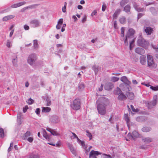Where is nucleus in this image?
Masks as SVG:
<instances>
[{
  "instance_id": "1",
  "label": "nucleus",
  "mask_w": 158,
  "mask_h": 158,
  "mask_svg": "<svg viewBox=\"0 0 158 158\" xmlns=\"http://www.w3.org/2000/svg\"><path fill=\"white\" fill-rule=\"evenodd\" d=\"M137 44L139 46L147 48L149 45V43L142 37L139 36L138 38Z\"/></svg>"
},
{
  "instance_id": "2",
  "label": "nucleus",
  "mask_w": 158,
  "mask_h": 158,
  "mask_svg": "<svg viewBox=\"0 0 158 158\" xmlns=\"http://www.w3.org/2000/svg\"><path fill=\"white\" fill-rule=\"evenodd\" d=\"M81 100L79 99L74 100L73 103L70 105L71 107L74 110H77L81 107Z\"/></svg>"
},
{
  "instance_id": "3",
  "label": "nucleus",
  "mask_w": 158,
  "mask_h": 158,
  "mask_svg": "<svg viewBox=\"0 0 158 158\" xmlns=\"http://www.w3.org/2000/svg\"><path fill=\"white\" fill-rule=\"evenodd\" d=\"M97 104H101L102 105H104L106 106L109 104L108 99L104 97H101L99 98L96 102Z\"/></svg>"
},
{
  "instance_id": "4",
  "label": "nucleus",
  "mask_w": 158,
  "mask_h": 158,
  "mask_svg": "<svg viewBox=\"0 0 158 158\" xmlns=\"http://www.w3.org/2000/svg\"><path fill=\"white\" fill-rule=\"evenodd\" d=\"M37 60V57L36 54L35 53H32L29 55L27 59V62L30 65H32Z\"/></svg>"
},
{
  "instance_id": "5",
  "label": "nucleus",
  "mask_w": 158,
  "mask_h": 158,
  "mask_svg": "<svg viewBox=\"0 0 158 158\" xmlns=\"http://www.w3.org/2000/svg\"><path fill=\"white\" fill-rule=\"evenodd\" d=\"M97 104V109L98 113L102 115L105 114L106 113V106L101 104Z\"/></svg>"
},
{
  "instance_id": "6",
  "label": "nucleus",
  "mask_w": 158,
  "mask_h": 158,
  "mask_svg": "<svg viewBox=\"0 0 158 158\" xmlns=\"http://www.w3.org/2000/svg\"><path fill=\"white\" fill-rule=\"evenodd\" d=\"M157 95H155L153 97V100L148 102L147 104V106L148 108L151 109L155 106L157 104Z\"/></svg>"
},
{
  "instance_id": "7",
  "label": "nucleus",
  "mask_w": 158,
  "mask_h": 158,
  "mask_svg": "<svg viewBox=\"0 0 158 158\" xmlns=\"http://www.w3.org/2000/svg\"><path fill=\"white\" fill-rule=\"evenodd\" d=\"M148 60V65L149 67H155L156 64L153 60L152 56L149 55L147 56Z\"/></svg>"
},
{
  "instance_id": "8",
  "label": "nucleus",
  "mask_w": 158,
  "mask_h": 158,
  "mask_svg": "<svg viewBox=\"0 0 158 158\" xmlns=\"http://www.w3.org/2000/svg\"><path fill=\"white\" fill-rule=\"evenodd\" d=\"M121 81L124 83V85L127 88V90L129 91V87L131 83L127 79V77L125 76H123L121 78Z\"/></svg>"
},
{
  "instance_id": "9",
  "label": "nucleus",
  "mask_w": 158,
  "mask_h": 158,
  "mask_svg": "<svg viewBox=\"0 0 158 158\" xmlns=\"http://www.w3.org/2000/svg\"><path fill=\"white\" fill-rule=\"evenodd\" d=\"M31 26L33 27H36L40 25V23L37 19H34L31 20L30 22Z\"/></svg>"
},
{
  "instance_id": "10",
  "label": "nucleus",
  "mask_w": 158,
  "mask_h": 158,
  "mask_svg": "<svg viewBox=\"0 0 158 158\" xmlns=\"http://www.w3.org/2000/svg\"><path fill=\"white\" fill-rule=\"evenodd\" d=\"M133 7L135 10L138 12H143L145 10V9H144L143 8H141L135 2H132Z\"/></svg>"
},
{
  "instance_id": "11",
  "label": "nucleus",
  "mask_w": 158,
  "mask_h": 158,
  "mask_svg": "<svg viewBox=\"0 0 158 158\" xmlns=\"http://www.w3.org/2000/svg\"><path fill=\"white\" fill-rule=\"evenodd\" d=\"M135 32V31L133 29H129L126 35V37L128 38H133Z\"/></svg>"
},
{
  "instance_id": "12",
  "label": "nucleus",
  "mask_w": 158,
  "mask_h": 158,
  "mask_svg": "<svg viewBox=\"0 0 158 158\" xmlns=\"http://www.w3.org/2000/svg\"><path fill=\"white\" fill-rule=\"evenodd\" d=\"M101 154V153L98 151L92 150L89 153V158H97L96 155L98 156Z\"/></svg>"
},
{
  "instance_id": "13",
  "label": "nucleus",
  "mask_w": 158,
  "mask_h": 158,
  "mask_svg": "<svg viewBox=\"0 0 158 158\" xmlns=\"http://www.w3.org/2000/svg\"><path fill=\"white\" fill-rule=\"evenodd\" d=\"M114 87V85L112 83L109 82L106 83L104 86L106 90H109L112 89Z\"/></svg>"
},
{
  "instance_id": "14",
  "label": "nucleus",
  "mask_w": 158,
  "mask_h": 158,
  "mask_svg": "<svg viewBox=\"0 0 158 158\" xmlns=\"http://www.w3.org/2000/svg\"><path fill=\"white\" fill-rule=\"evenodd\" d=\"M135 52L139 55H143L145 53V51L143 48H137L135 49Z\"/></svg>"
},
{
  "instance_id": "15",
  "label": "nucleus",
  "mask_w": 158,
  "mask_h": 158,
  "mask_svg": "<svg viewBox=\"0 0 158 158\" xmlns=\"http://www.w3.org/2000/svg\"><path fill=\"white\" fill-rule=\"evenodd\" d=\"M50 121L52 123H57L59 122L58 117L56 115L52 116L50 118Z\"/></svg>"
},
{
  "instance_id": "16",
  "label": "nucleus",
  "mask_w": 158,
  "mask_h": 158,
  "mask_svg": "<svg viewBox=\"0 0 158 158\" xmlns=\"http://www.w3.org/2000/svg\"><path fill=\"white\" fill-rule=\"evenodd\" d=\"M140 63L142 65H145L146 63V59L145 56L143 55L140 56L139 58Z\"/></svg>"
},
{
  "instance_id": "17",
  "label": "nucleus",
  "mask_w": 158,
  "mask_h": 158,
  "mask_svg": "<svg viewBox=\"0 0 158 158\" xmlns=\"http://www.w3.org/2000/svg\"><path fill=\"white\" fill-rule=\"evenodd\" d=\"M26 3V2H20L18 3L12 5L11 6V7L12 8H16L21 6H22L23 5L25 4Z\"/></svg>"
},
{
  "instance_id": "18",
  "label": "nucleus",
  "mask_w": 158,
  "mask_h": 158,
  "mask_svg": "<svg viewBox=\"0 0 158 158\" xmlns=\"http://www.w3.org/2000/svg\"><path fill=\"white\" fill-rule=\"evenodd\" d=\"M126 95L128 98L130 100H133L134 98V95L131 92H127L126 93Z\"/></svg>"
},
{
  "instance_id": "19",
  "label": "nucleus",
  "mask_w": 158,
  "mask_h": 158,
  "mask_svg": "<svg viewBox=\"0 0 158 158\" xmlns=\"http://www.w3.org/2000/svg\"><path fill=\"white\" fill-rule=\"evenodd\" d=\"M92 69L94 71L95 75H96L97 74L99 70L101 69V67L94 65L93 66Z\"/></svg>"
},
{
  "instance_id": "20",
  "label": "nucleus",
  "mask_w": 158,
  "mask_h": 158,
  "mask_svg": "<svg viewBox=\"0 0 158 158\" xmlns=\"http://www.w3.org/2000/svg\"><path fill=\"white\" fill-rule=\"evenodd\" d=\"M127 98L126 96L122 93L119 95L118 97V99L120 101L126 100Z\"/></svg>"
},
{
  "instance_id": "21",
  "label": "nucleus",
  "mask_w": 158,
  "mask_h": 158,
  "mask_svg": "<svg viewBox=\"0 0 158 158\" xmlns=\"http://www.w3.org/2000/svg\"><path fill=\"white\" fill-rule=\"evenodd\" d=\"M145 31L147 33V35H150L153 31V29L151 27H146L145 29Z\"/></svg>"
},
{
  "instance_id": "22",
  "label": "nucleus",
  "mask_w": 158,
  "mask_h": 158,
  "mask_svg": "<svg viewBox=\"0 0 158 158\" xmlns=\"http://www.w3.org/2000/svg\"><path fill=\"white\" fill-rule=\"evenodd\" d=\"M142 140L146 143H149L152 141V139L150 137H147L142 139Z\"/></svg>"
},
{
  "instance_id": "23",
  "label": "nucleus",
  "mask_w": 158,
  "mask_h": 158,
  "mask_svg": "<svg viewBox=\"0 0 158 158\" xmlns=\"http://www.w3.org/2000/svg\"><path fill=\"white\" fill-rule=\"evenodd\" d=\"M121 12L120 9H118L116 10L113 15V18L114 19H116L118 16L119 15Z\"/></svg>"
},
{
  "instance_id": "24",
  "label": "nucleus",
  "mask_w": 158,
  "mask_h": 158,
  "mask_svg": "<svg viewBox=\"0 0 158 158\" xmlns=\"http://www.w3.org/2000/svg\"><path fill=\"white\" fill-rule=\"evenodd\" d=\"M67 146L68 147L70 150L71 152L73 154L76 153V151L73 148V145L70 144V143H68L67 144Z\"/></svg>"
},
{
  "instance_id": "25",
  "label": "nucleus",
  "mask_w": 158,
  "mask_h": 158,
  "mask_svg": "<svg viewBox=\"0 0 158 158\" xmlns=\"http://www.w3.org/2000/svg\"><path fill=\"white\" fill-rule=\"evenodd\" d=\"M14 16L13 15H10L4 17L2 19L3 21H7L8 20L12 19L14 17Z\"/></svg>"
},
{
  "instance_id": "26",
  "label": "nucleus",
  "mask_w": 158,
  "mask_h": 158,
  "mask_svg": "<svg viewBox=\"0 0 158 158\" xmlns=\"http://www.w3.org/2000/svg\"><path fill=\"white\" fill-rule=\"evenodd\" d=\"M131 9V6L129 4L127 5L124 7L123 10L126 13L130 12Z\"/></svg>"
},
{
  "instance_id": "27",
  "label": "nucleus",
  "mask_w": 158,
  "mask_h": 158,
  "mask_svg": "<svg viewBox=\"0 0 158 158\" xmlns=\"http://www.w3.org/2000/svg\"><path fill=\"white\" fill-rule=\"evenodd\" d=\"M51 109L48 107H44L42 108V112L47 113L50 112Z\"/></svg>"
},
{
  "instance_id": "28",
  "label": "nucleus",
  "mask_w": 158,
  "mask_h": 158,
  "mask_svg": "<svg viewBox=\"0 0 158 158\" xmlns=\"http://www.w3.org/2000/svg\"><path fill=\"white\" fill-rule=\"evenodd\" d=\"M120 23L122 24H124L126 23V19L124 16L120 18L119 19Z\"/></svg>"
},
{
  "instance_id": "29",
  "label": "nucleus",
  "mask_w": 158,
  "mask_h": 158,
  "mask_svg": "<svg viewBox=\"0 0 158 158\" xmlns=\"http://www.w3.org/2000/svg\"><path fill=\"white\" fill-rule=\"evenodd\" d=\"M151 130V128L149 127H145L142 129V130L143 132H147Z\"/></svg>"
},
{
  "instance_id": "30",
  "label": "nucleus",
  "mask_w": 158,
  "mask_h": 158,
  "mask_svg": "<svg viewBox=\"0 0 158 158\" xmlns=\"http://www.w3.org/2000/svg\"><path fill=\"white\" fill-rule=\"evenodd\" d=\"M122 93V91L120 89L118 88L117 87L116 89L114 90V94L115 95H119Z\"/></svg>"
},
{
  "instance_id": "31",
  "label": "nucleus",
  "mask_w": 158,
  "mask_h": 158,
  "mask_svg": "<svg viewBox=\"0 0 158 158\" xmlns=\"http://www.w3.org/2000/svg\"><path fill=\"white\" fill-rule=\"evenodd\" d=\"M43 134L44 137L46 139H49V136L47 135V133L45 130H44Z\"/></svg>"
},
{
  "instance_id": "32",
  "label": "nucleus",
  "mask_w": 158,
  "mask_h": 158,
  "mask_svg": "<svg viewBox=\"0 0 158 158\" xmlns=\"http://www.w3.org/2000/svg\"><path fill=\"white\" fill-rule=\"evenodd\" d=\"M128 2L129 0H122L120 2V5L121 6L123 7Z\"/></svg>"
},
{
  "instance_id": "33",
  "label": "nucleus",
  "mask_w": 158,
  "mask_h": 158,
  "mask_svg": "<svg viewBox=\"0 0 158 158\" xmlns=\"http://www.w3.org/2000/svg\"><path fill=\"white\" fill-rule=\"evenodd\" d=\"M40 5V4H35L32 5H31L28 6V7L29 9H35L37 8V7Z\"/></svg>"
},
{
  "instance_id": "34",
  "label": "nucleus",
  "mask_w": 158,
  "mask_h": 158,
  "mask_svg": "<svg viewBox=\"0 0 158 158\" xmlns=\"http://www.w3.org/2000/svg\"><path fill=\"white\" fill-rule=\"evenodd\" d=\"M84 85L83 83H81L79 84L78 89L80 91L83 90L84 88Z\"/></svg>"
},
{
  "instance_id": "35",
  "label": "nucleus",
  "mask_w": 158,
  "mask_h": 158,
  "mask_svg": "<svg viewBox=\"0 0 158 158\" xmlns=\"http://www.w3.org/2000/svg\"><path fill=\"white\" fill-rule=\"evenodd\" d=\"M132 134L133 136L135 139L139 137V134L136 131H133Z\"/></svg>"
},
{
  "instance_id": "36",
  "label": "nucleus",
  "mask_w": 158,
  "mask_h": 158,
  "mask_svg": "<svg viewBox=\"0 0 158 158\" xmlns=\"http://www.w3.org/2000/svg\"><path fill=\"white\" fill-rule=\"evenodd\" d=\"M4 131L2 128H0V137L1 138H3L4 137Z\"/></svg>"
},
{
  "instance_id": "37",
  "label": "nucleus",
  "mask_w": 158,
  "mask_h": 158,
  "mask_svg": "<svg viewBox=\"0 0 158 158\" xmlns=\"http://www.w3.org/2000/svg\"><path fill=\"white\" fill-rule=\"evenodd\" d=\"M13 65L15 66H17V57H16L15 58H14L13 59L12 61Z\"/></svg>"
},
{
  "instance_id": "38",
  "label": "nucleus",
  "mask_w": 158,
  "mask_h": 158,
  "mask_svg": "<svg viewBox=\"0 0 158 158\" xmlns=\"http://www.w3.org/2000/svg\"><path fill=\"white\" fill-rule=\"evenodd\" d=\"M46 101L47 102L46 106H49L51 105V102L50 99L48 97L46 98Z\"/></svg>"
},
{
  "instance_id": "39",
  "label": "nucleus",
  "mask_w": 158,
  "mask_h": 158,
  "mask_svg": "<svg viewBox=\"0 0 158 158\" xmlns=\"http://www.w3.org/2000/svg\"><path fill=\"white\" fill-rule=\"evenodd\" d=\"M34 47L35 48H38V44L37 40H34Z\"/></svg>"
},
{
  "instance_id": "40",
  "label": "nucleus",
  "mask_w": 158,
  "mask_h": 158,
  "mask_svg": "<svg viewBox=\"0 0 158 158\" xmlns=\"http://www.w3.org/2000/svg\"><path fill=\"white\" fill-rule=\"evenodd\" d=\"M119 80V78L115 77H112L111 78V81L113 82L117 81Z\"/></svg>"
},
{
  "instance_id": "41",
  "label": "nucleus",
  "mask_w": 158,
  "mask_h": 158,
  "mask_svg": "<svg viewBox=\"0 0 158 158\" xmlns=\"http://www.w3.org/2000/svg\"><path fill=\"white\" fill-rule=\"evenodd\" d=\"M127 136L129 138V139H133V140H135V138L132 135L131 133H129L127 135Z\"/></svg>"
},
{
  "instance_id": "42",
  "label": "nucleus",
  "mask_w": 158,
  "mask_h": 158,
  "mask_svg": "<svg viewBox=\"0 0 158 158\" xmlns=\"http://www.w3.org/2000/svg\"><path fill=\"white\" fill-rule=\"evenodd\" d=\"M86 132L87 133V134H86L87 136L89 138V140H91L92 138V135L88 130H86Z\"/></svg>"
},
{
  "instance_id": "43",
  "label": "nucleus",
  "mask_w": 158,
  "mask_h": 158,
  "mask_svg": "<svg viewBox=\"0 0 158 158\" xmlns=\"http://www.w3.org/2000/svg\"><path fill=\"white\" fill-rule=\"evenodd\" d=\"M31 135V132L29 131H27L24 134V139H26L29 136Z\"/></svg>"
},
{
  "instance_id": "44",
  "label": "nucleus",
  "mask_w": 158,
  "mask_h": 158,
  "mask_svg": "<svg viewBox=\"0 0 158 158\" xmlns=\"http://www.w3.org/2000/svg\"><path fill=\"white\" fill-rule=\"evenodd\" d=\"M135 39H133L131 42L130 43V49L131 50L132 48V45L134 44L135 42Z\"/></svg>"
},
{
  "instance_id": "45",
  "label": "nucleus",
  "mask_w": 158,
  "mask_h": 158,
  "mask_svg": "<svg viewBox=\"0 0 158 158\" xmlns=\"http://www.w3.org/2000/svg\"><path fill=\"white\" fill-rule=\"evenodd\" d=\"M150 88L152 90H154V91L158 90V86H151L150 87Z\"/></svg>"
},
{
  "instance_id": "46",
  "label": "nucleus",
  "mask_w": 158,
  "mask_h": 158,
  "mask_svg": "<svg viewBox=\"0 0 158 158\" xmlns=\"http://www.w3.org/2000/svg\"><path fill=\"white\" fill-rule=\"evenodd\" d=\"M21 116H17V122L18 123L19 125H20L21 123Z\"/></svg>"
},
{
  "instance_id": "47",
  "label": "nucleus",
  "mask_w": 158,
  "mask_h": 158,
  "mask_svg": "<svg viewBox=\"0 0 158 158\" xmlns=\"http://www.w3.org/2000/svg\"><path fill=\"white\" fill-rule=\"evenodd\" d=\"M131 107L133 111L135 112H137L139 111L138 109H135L134 108V106L133 105H131Z\"/></svg>"
},
{
  "instance_id": "48",
  "label": "nucleus",
  "mask_w": 158,
  "mask_h": 158,
  "mask_svg": "<svg viewBox=\"0 0 158 158\" xmlns=\"http://www.w3.org/2000/svg\"><path fill=\"white\" fill-rule=\"evenodd\" d=\"M92 148V146H90L89 147V148L88 149H85V153L86 154V155H88V152L90 151V149L91 148Z\"/></svg>"
},
{
  "instance_id": "49",
  "label": "nucleus",
  "mask_w": 158,
  "mask_h": 158,
  "mask_svg": "<svg viewBox=\"0 0 158 158\" xmlns=\"http://www.w3.org/2000/svg\"><path fill=\"white\" fill-rule=\"evenodd\" d=\"M28 101V102H27V103L29 105H31L34 102V100L33 99H32L31 98H29Z\"/></svg>"
},
{
  "instance_id": "50",
  "label": "nucleus",
  "mask_w": 158,
  "mask_h": 158,
  "mask_svg": "<svg viewBox=\"0 0 158 158\" xmlns=\"http://www.w3.org/2000/svg\"><path fill=\"white\" fill-rule=\"evenodd\" d=\"M51 134L53 135H59V134L56 132L55 131L52 130V131L51 132Z\"/></svg>"
},
{
  "instance_id": "51",
  "label": "nucleus",
  "mask_w": 158,
  "mask_h": 158,
  "mask_svg": "<svg viewBox=\"0 0 158 158\" xmlns=\"http://www.w3.org/2000/svg\"><path fill=\"white\" fill-rule=\"evenodd\" d=\"M144 15V14L141 13H139L137 15V18L138 19H139L141 18L142 16H143Z\"/></svg>"
},
{
  "instance_id": "52",
  "label": "nucleus",
  "mask_w": 158,
  "mask_h": 158,
  "mask_svg": "<svg viewBox=\"0 0 158 158\" xmlns=\"http://www.w3.org/2000/svg\"><path fill=\"white\" fill-rule=\"evenodd\" d=\"M40 110L39 108H37L36 109L35 112L37 115H39L40 114Z\"/></svg>"
},
{
  "instance_id": "53",
  "label": "nucleus",
  "mask_w": 158,
  "mask_h": 158,
  "mask_svg": "<svg viewBox=\"0 0 158 158\" xmlns=\"http://www.w3.org/2000/svg\"><path fill=\"white\" fill-rule=\"evenodd\" d=\"M103 155L105 156L103 158H112L111 156L110 155H107L105 153H103Z\"/></svg>"
},
{
  "instance_id": "54",
  "label": "nucleus",
  "mask_w": 158,
  "mask_h": 158,
  "mask_svg": "<svg viewBox=\"0 0 158 158\" xmlns=\"http://www.w3.org/2000/svg\"><path fill=\"white\" fill-rule=\"evenodd\" d=\"M125 121L127 122V125L128 126V123H129V121H130V120H129V119L128 117L127 116H125Z\"/></svg>"
},
{
  "instance_id": "55",
  "label": "nucleus",
  "mask_w": 158,
  "mask_h": 158,
  "mask_svg": "<svg viewBox=\"0 0 158 158\" xmlns=\"http://www.w3.org/2000/svg\"><path fill=\"white\" fill-rule=\"evenodd\" d=\"M28 109V106H26L25 107L23 108V112L24 113H25L27 110Z\"/></svg>"
},
{
  "instance_id": "56",
  "label": "nucleus",
  "mask_w": 158,
  "mask_h": 158,
  "mask_svg": "<svg viewBox=\"0 0 158 158\" xmlns=\"http://www.w3.org/2000/svg\"><path fill=\"white\" fill-rule=\"evenodd\" d=\"M28 9H29V8L28 7V6L21 9V12H24L26 10H27Z\"/></svg>"
},
{
  "instance_id": "57",
  "label": "nucleus",
  "mask_w": 158,
  "mask_h": 158,
  "mask_svg": "<svg viewBox=\"0 0 158 158\" xmlns=\"http://www.w3.org/2000/svg\"><path fill=\"white\" fill-rule=\"evenodd\" d=\"M63 23V19H60L58 21L57 24H59L61 25Z\"/></svg>"
},
{
  "instance_id": "58",
  "label": "nucleus",
  "mask_w": 158,
  "mask_h": 158,
  "mask_svg": "<svg viewBox=\"0 0 158 158\" xmlns=\"http://www.w3.org/2000/svg\"><path fill=\"white\" fill-rule=\"evenodd\" d=\"M29 158H39V157L37 155H32Z\"/></svg>"
},
{
  "instance_id": "59",
  "label": "nucleus",
  "mask_w": 158,
  "mask_h": 158,
  "mask_svg": "<svg viewBox=\"0 0 158 158\" xmlns=\"http://www.w3.org/2000/svg\"><path fill=\"white\" fill-rule=\"evenodd\" d=\"M106 5L105 4H103L102 7V10L103 11H104L106 9Z\"/></svg>"
},
{
  "instance_id": "60",
  "label": "nucleus",
  "mask_w": 158,
  "mask_h": 158,
  "mask_svg": "<svg viewBox=\"0 0 158 158\" xmlns=\"http://www.w3.org/2000/svg\"><path fill=\"white\" fill-rule=\"evenodd\" d=\"M27 140L29 142L31 143L33 140V139L32 137H29L27 139Z\"/></svg>"
},
{
  "instance_id": "61",
  "label": "nucleus",
  "mask_w": 158,
  "mask_h": 158,
  "mask_svg": "<svg viewBox=\"0 0 158 158\" xmlns=\"http://www.w3.org/2000/svg\"><path fill=\"white\" fill-rule=\"evenodd\" d=\"M128 38H127V37H126V39L124 40V44L126 46H128V43L127 41Z\"/></svg>"
},
{
  "instance_id": "62",
  "label": "nucleus",
  "mask_w": 158,
  "mask_h": 158,
  "mask_svg": "<svg viewBox=\"0 0 158 158\" xmlns=\"http://www.w3.org/2000/svg\"><path fill=\"white\" fill-rule=\"evenodd\" d=\"M97 11L96 10H94L91 14V16H93V15H95L97 14Z\"/></svg>"
},
{
  "instance_id": "63",
  "label": "nucleus",
  "mask_w": 158,
  "mask_h": 158,
  "mask_svg": "<svg viewBox=\"0 0 158 158\" xmlns=\"http://www.w3.org/2000/svg\"><path fill=\"white\" fill-rule=\"evenodd\" d=\"M113 24H114V27L115 29L117 28V21H114Z\"/></svg>"
},
{
  "instance_id": "64",
  "label": "nucleus",
  "mask_w": 158,
  "mask_h": 158,
  "mask_svg": "<svg viewBox=\"0 0 158 158\" xmlns=\"http://www.w3.org/2000/svg\"><path fill=\"white\" fill-rule=\"evenodd\" d=\"M10 41L9 40H7L6 44L7 47L8 48H10Z\"/></svg>"
}]
</instances>
